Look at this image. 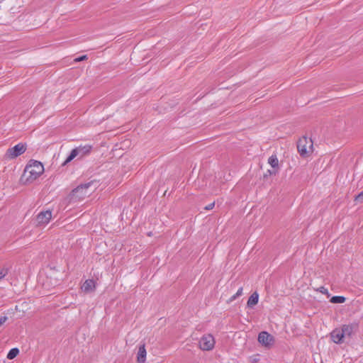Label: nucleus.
Masks as SVG:
<instances>
[{
	"instance_id": "obj_11",
	"label": "nucleus",
	"mask_w": 363,
	"mask_h": 363,
	"mask_svg": "<svg viewBox=\"0 0 363 363\" xmlns=\"http://www.w3.org/2000/svg\"><path fill=\"white\" fill-rule=\"evenodd\" d=\"M146 350L145 345H140L137 354V361L138 363H144L146 359Z\"/></svg>"
},
{
	"instance_id": "obj_15",
	"label": "nucleus",
	"mask_w": 363,
	"mask_h": 363,
	"mask_svg": "<svg viewBox=\"0 0 363 363\" xmlns=\"http://www.w3.org/2000/svg\"><path fill=\"white\" fill-rule=\"evenodd\" d=\"M78 150H76V148L73 149L69 155L66 158V160H65V162L62 164V166H65L67 164H68L69 162H70L72 160H74L75 157H77L79 154H78Z\"/></svg>"
},
{
	"instance_id": "obj_10",
	"label": "nucleus",
	"mask_w": 363,
	"mask_h": 363,
	"mask_svg": "<svg viewBox=\"0 0 363 363\" xmlns=\"http://www.w3.org/2000/svg\"><path fill=\"white\" fill-rule=\"evenodd\" d=\"M95 289L96 283L93 279H86L82 286V290L86 294L94 291Z\"/></svg>"
},
{
	"instance_id": "obj_3",
	"label": "nucleus",
	"mask_w": 363,
	"mask_h": 363,
	"mask_svg": "<svg viewBox=\"0 0 363 363\" xmlns=\"http://www.w3.org/2000/svg\"><path fill=\"white\" fill-rule=\"evenodd\" d=\"M297 149L302 157H308L313 151V141L306 136L300 138L297 143Z\"/></svg>"
},
{
	"instance_id": "obj_4",
	"label": "nucleus",
	"mask_w": 363,
	"mask_h": 363,
	"mask_svg": "<svg viewBox=\"0 0 363 363\" xmlns=\"http://www.w3.org/2000/svg\"><path fill=\"white\" fill-rule=\"evenodd\" d=\"M27 150L26 143H18L14 147L9 148L6 152L5 157L8 159L13 160L23 154Z\"/></svg>"
},
{
	"instance_id": "obj_1",
	"label": "nucleus",
	"mask_w": 363,
	"mask_h": 363,
	"mask_svg": "<svg viewBox=\"0 0 363 363\" xmlns=\"http://www.w3.org/2000/svg\"><path fill=\"white\" fill-rule=\"evenodd\" d=\"M98 182L92 180L77 186L69 194V199L73 202L83 200L97 188Z\"/></svg>"
},
{
	"instance_id": "obj_19",
	"label": "nucleus",
	"mask_w": 363,
	"mask_h": 363,
	"mask_svg": "<svg viewBox=\"0 0 363 363\" xmlns=\"http://www.w3.org/2000/svg\"><path fill=\"white\" fill-rule=\"evenodd\" d=\"M355 201L358 203H362L363 202V191H361L358 195L355 196Z\"/></svg>"
},
{
	"instance_id": "obj_21",
	"label": "nucleus",
	"mask_w": 363,
	"mask_h": 363,
	"mask_svg": "<svg viewBox=\"0 0 363 363\" xmlns=\"http://www.w3.org/2000/svg\"><path fill=\"white\" fill-rule=\"evenodd\" d=\"M87 59V56L86 55H82L81 57H79L77 58H76L74 60L76 62H81V61H83L84 60Z\"/></svg>"
},
{
	"instance_id": "obj_2",
	"label": "nucleus",
	"mask_w": 363,
	"mask_h": 363,
	"mask_svg": "<svg viewBox=\"0 0 363 363\" xmlns=\"http://www.w3.org/2000/svg\"><path fill=\"white\" fill-rule=\"evenodd\" d=\"M43 172L44 167L42 163L35 160L26 167L22 179H25L24 182L26 183H31L40 177Z\"/></svg>"
},
{
	"instance_id": "obj_7",
	"label": "nucleus",
	"mask_w": 363,
	"mask_h": 363,
	"mask_svg": "<svg viewBox=\"0 0 363 363\" xmlns=\"http://www.w3.org/2000/svg\"><path fill=\"white\" fill-rule=\"evenodd\" d=\"M359 328V325L357 323H352L348 325H343L341 330L343 333L345 337H350Z\"/></svg>"
},
{
	"instance_id": "obj_14",
	"label": "nucleus",
	"mask_w": 363,
	"mask_h": 363,
	"mask_svg": "<svg viewBox=\"0 0 363 363\" xmlns=\"http://www.w3.org/2000/svg\"><path fill=\"white\" fill-rule=\"evenodd\" d=\"M78 150H76V148L73 149L69 155L66 158V160H65V162L62 164V166H65L67 164H68L69 162H70L72 160H74L75 157H77L79 154H78Z\"/></svg>"
},
{
	"instance_id": "obj_13",
	"label": "nucleus",
	"mask_w": 363,
	"mask_h": 363,
	"mask_svg": "<svg viewBox=\"0 0 363 363\" xmlns=\"http://www.w3.org/2000/svg\"><path fill=\"white\" fill-rule=\"evenodd\" d=\"M259 295L257 292H254L249 298L247 305L249 308H253L257 303Z\"/></svg>"
},
{
	"instance_id": "obj_24",
	"label": "nucleus",
	"mask_w": 363,
	"mask_h": 363,
	"mask_svg": "<svg viewBox=\"0 0 363 363\" xmlns=\"http://www.w3.org/2000/svg\"><path fill=\"white\" fill-rule=\"evenodd\" d=\"M8 318L6 316H1L0 317V326L2 325L6 320Z\"/></svg>"
},
{
	"instance_id": "obj_17",
	"label": "nucleus",
	"mask_w": 363,
	"mask_h": 363,
	"mask_svg": "<svg viewBox=\"0 0 363 363\" xmlns=\"http://www.w3.org/2000/svg\"><path fill=\"white\" fill-rule=\"evenodd\" d=\"M346 298L342 296H334L330 298V302L333 303H343Z\"/></svg>"
},
{
	"instance_id": "obj_12",
	"label": "nucleus",
	"mask_w": 363,
	"mask_h": 363,
	"mask_svg": "<svg viewBox=\"0 0 363 363\" xmlns=\"http://www.w3.org/2000/svg\"><path fill=\"white\" fill-rule=\"evenodd\" d=\"M92 147L91 145H86L84 146H79L76 147V150H78V154L79 158L83 157L84 155L89 154L91 150Z\"/></svg>"
},
{
	"instance_id": "obj_27",
	"label": "nucleus",
	"mask_w": 363,
	"mask_h": 363,
	"mask_svg": "<svg viewBox=\"0 0 363 363\" xmlns=\"http://www.w3.org/2000/svg\"><path fill=\"white\" fill-rule=\"evenodd\" d=\"M268 172L269 173V174H276V171L275 170H273V171L268 170Z\"/></svg>"
},
{
	"instance_id": "obj_9",
	"label": "nucleus",
	"mask_w": 363,
	"mask_h": 363,
	"mask_svg": "<svg viewBox=\"0 0 363 363\" xmlns=\"http://www.w3.org/2000/svg\"><path fill=\"white\" fill-rule=\"evenodd\" d=\"M332 340L336 344H341L345 338L341 328H335L330 333Z\"/></svg>"
},
{
	"instance_id": "obj_18",
	"label": "nucleus",
	"mask_w": 363,
	"mask_h": 363,
	"mask_svg": "<svg viewBox=\"0 0 363 363\" xmlns=\"http://www.w3.org/2000/svg\"><path fill=\"white\" fill-rule=\"evenodd\" d=\"M19 353V350L18 348H12L10 350L7 354V358L9 359H14Z\"/></svg>"
},
{
	"instance_id": "obj_6",
	"label": "nucleus",
	"mask_w": 363,
	"mask_h": 363,
	"mask_svg": "<svg viewBox=\"0 0 363 363\" xmlns=\"http://www.w3.org/2000/svg\"><path fill=\"white\" fill-rule=\"evenodd\" d=\"M258 341L267 347H271L274 342V337L266 331H262L258 335Z\"/></svg>"
},
{
	"instance_id": "obj_22",
	"label": "nucleus",
	"mask_w": 363,
	"mask_h": 363,
	"mask_svg": "<svg viewBox=\"0 0 363 363\" xmlns=\"http://www.w3.org/2000/svg\"><path fill=\"white\" fill-rule=\"evenodd\" d=\"M214 206H215V203H214V202H213V203H211L208 204V206H206L204 208V209H205V210H211V209H213V207H214Z\"/></svg>"
},
{
	"instance_id": "obj_16",
	"label": "nucleus",
	"mask_w": 363,
	"mask_h": 363,
	"mask_svg": "<svg viewBox=\"0 0 363 363\" xmlns=\"http://www.w3.org/2000/svg\"><path fill=\"white\" fill-rule=\"evenodd\" d=\"M268 162L273 168H278L279 167V160L276 155H272L269 158Z\"/></svg>"
},
{
	"instance_id": "obj_8",
	"label": "nucleus",
	"mask_w": 363,
	"mask_h": 363,
	"mask_svg": "<svg viewBox=\"0 0 363 363\" xmlns=\"http://www.w3.org/2000/svg\"><path fill=\"white\" fill-rule=\"evenodd\" d=\"M52 217L50 211H42L36 217L37 225H44L50 221Z\"/></svg>"
},
{
	"instance_id": "obj_23",
	"label": "nucleus",
	"mask_w": 363,
	"mask_h": 363,
	"mask_svg": "<svg viewBox=\"0 0 363 363\" xmlns=\"http://www.w3.org/2000/svg\"><path fill=\"white\" fill-rule=\"evenodd\" d=\"M318 291L322 293V294H328V289H325L324 286H320L319 289H318Z\"/></svg>"
},
{
	"instance_id": "obj_20",
	"label": "nucleus",
	"mask_w": 363,
	"mask_h": 363,
	"mask_svg": "<svg viewBox=\"0 0 363 363\" xmlns=\"http://www.w3.org/2000/svg\"><path fill=\"white\" fill-rule=\"evenodd\" d=\"M8 274V269L6 268H2L0 269V279L4 278Z\"/></svg>"
},
{
	"instance_id": "obj_25",
	"label": "nucleus",
	"mask_w": 363,
	"mask_h": 363,
	"mask_svg": "<svg viewBox=\"0 0 363 363\" xmlns=\"http://www.w3.org/2000/svg\"><path fill=\"white\" fill-rule=\"evenodd\" d=\"M238 297H239V296H237V294H235V295H233V296H231L228 301L229 303L230 302H233V301H235Z\"/></svg>"
},
{
	"instance_id": "obj_5",
	"label": "nucleus",
	"mask_w": 363,
	"mask_h": 363,
	"mask_svg": "<svg viewBox=\"0 0 363 363\" xmlns=\"http://www.w3.org/2000/svg\"><path fill=\"white\" fill-rule=\"evenodd\" d=\"M215 340L211 334L203 335L199 340V347L203 351L211 350L214 347Z\"/></svg>"
},
{
	"instance_id": "obj_26",
	"label": "nucleus",
	"mask_w": 363,
	"mask_h": 363,
	"mask_svg": "<svg viewBox=\"0 0 363 363\" xmlns=\"http://www.w3.org/2000/svg\"><path fill=\"white\" fill-rule=\"evenodd\" d=\"M237 296H240L242 294V287H240L237 291Z\"/></svg>"
}]
</instances>
